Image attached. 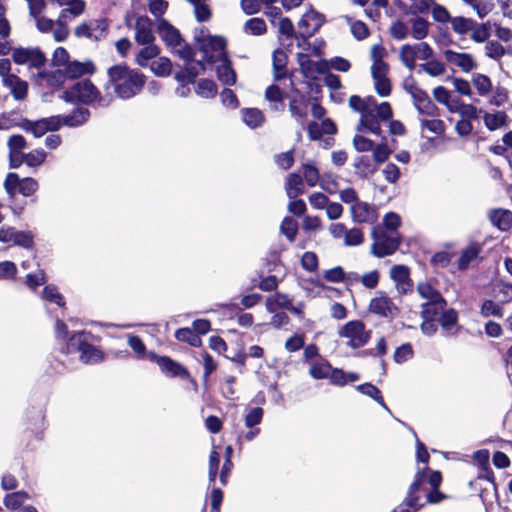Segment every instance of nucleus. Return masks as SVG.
<instances>
[{
    "label": "nucleus",
    "instance_id": "2f4dec72",
    "mask_svg": "<svg viewBox=\"0 0 512 512\" xmlns=\"http://www.w3.org/2000/svg\"><path fill=\"white\" fill-rule=\"evenodd\" d=\"M393 116V110L388 102L377 103L375 98L373 97V105H371V118L379 121H387L390 120Z\"/></svg>",
    "mask_w": 512,
    "mask_h": 512
},
{
    "label": "nucleus",
    "instance_id": "6e6552de",
    "mask_svg": "<svg viewBox=\"0 0 512 512\" xmlns=\"http://www.w3.org/2000/svg\"><path fill=\"white\" fill-rule=\"evenodd\" d=\"M371 236L373 243L370 251L378 258L392 255L401 243L398 233H389L381 225L373 227Z\"/></svg>",
    "mask_w": 512,
    "mask_h": 512
},
{
    "label": "nucleus",
    "instance_id": "5701e85b",
    "mask_svg": "<svg viewBox=\"0 0 512 512\" xmlns=\"http://www.w3.org/2000/svg\"><path fill=\"white\" fill-rule=\"evenodd\" d=\"M390 277L396 283L397 288L402 293H406L411 289L412 284L410 280L409 268L405 265H394L390 269Z\"/></svg>",
    "mask_w": 512,
    "mask_h": 512
},
{
    "label": "nucleus",
    "instance_id": "864d4df0",
    "mask_svg": "<svg viewBox=\"0 0 512 512\" xmlns=\"http://www.w3.org/2000/svg\"><path fill=\"white\" fill-rule=\"evenodd\" d=\"M27 499H29V494L24 491L10 493L5 496L4 505L10 510H16L19 509Z\"/></svg>",
    "mask_w": 512,
    "mask_h": 512
},
{
    "label": "nucleus",
    "instance_id": "37998d69",
    "mask_svg": "<svg viewBox=\"0 0 512 512\" xmlns=\"http://www.w3.org/2000/svg\"><path fill=\"white\" fill-rule=\"evenodd\" d=\"M242 119L245 122V124L251 128L259 127L265 121V117L262 111L256 108L243 109Z\"/></svg>",
    "mask_w": 512,
    "mask_h": 512
},
{
    "label": "nucleus",
    "instance_id": "3c124183",
    "mask_svg": "<svg viewBox=\"0 0 512 512\" xmlns=\"http://www.w3.org/2000/svg\"><path fill=\"white\" fill-rule=\"evenodd\" d=\"M51 32L57 42H63L68 38L70 32L67 26V20H65V15H59Z\"/></svg>",
    "mask_w": 512,
    "mask_h": 512
},
{
    "label": "nucleus",
    "instance_id": "4c0bfd02",
    "mask_svg": "<svg viewBox=\"0 0 512 512\" xmlns=\"http://www.w3.org/2000/svg\"><path fill=\"white\" fill-rule=\"evenodd\" d=\"M420 127L422 130H427L436 136L444 135L447 129L443 120L438 118L428 119L425 116L420 119Z\"/></svg>",
    "mask_w": 512,
    "mask_h": 512
},
{
    "label": "nucleus",
    "instance_id": "f03ea898",
    "mask_svg": "<svg viewBox=\"0 0 512 512\" xmlns=\"http://www.w3.org/2000/svg\"><path fill=\"white\" fill-rule=\"evenodd\" d=\"M51 64L55 68H61L68 80L91 76L96 71V66L92 60H72L69 52L64 47H57L54 50Z\"/></svg>",
    "mask_w": 512,
    "mask_h": 512
},
{
    "label": "nucleus",
    "instance_id": "c9c22d12",
    "mask_svg": "<svg viewBox=\"0 0 512 512\" xmlns=\"http://www.w3.org/2000/svg\"><path fill=\"white\" fill-rule=\"evenodd\" d=\"M265 99L271 104V108L274 110H280L284 108V93L276 85H270L265 91Z\"/></svg>",
    "mask_w": 512,
    "mask_h": 512
},
{
    "label": "nucleus",
    "instance_id": "b1692460",
    "mask_svg": "<svg viewBox=\"0 0 512 512\" xmlns=\"http://www.w3.org/2000/svg\"><path fill=\"white\" fill-rule=\"evenodd\" d=\"M65 80L66 78L61 68H56L54 71H41L36 76L38 84L51 88L62 87Z\"/></svg>",
    "mask_w": 512,
    "mask_h": 512
},
{
    "label": "nucleus",
    "instance_id": "338daca9",
    "mask_svg": "<svg viewBox=\"0 0 512 512\" xmlns=\"http://www.w3.org/2000/svg\"><path fill=\"white\" fill-rule=\"evenodd\" d=\"M289 110L297 120H303L307 116V102L305 100L294 99L289 104Z\"/></svg>",
    "mask_w": 512,
    "mask_h": 512
},
{
    "label": "nucleus",
    "instance_id": "6e6d98bb",
    "mask_svg": "<svg viewBox=\"0 0 512 512\" xmlns=\"http://www.w3.org/2000/svg\"><path fill=\"white\" fill-rule=\"evenodd\" d=\"M420 70L431 77H438L445 73V64L438 60H429L419 66Z\"/></svg>",
    "mask_w": 512,
    "mask_h": 512
},
{
    "label": "nucleus",
    "instance_id": "423d86ee",
    "mask_svg": "<svg viewBox=\"0 0 512 512\" xmlns=\"http://www.w3.org/2000/svg\"><path fill=\"white\" fill-rule=\"evenodd\" d=\"M417 292L425 300L421 304V316L423 319H432L440 314L446 306L442 295L430 283L421 282L417 285Z\"/></svg>",
    "mask_w": 512,
    "mask_h": 512
},
{
    "label": "nucleus",
    "instance_id": "a211bd4d",
    "mask_svg": "<svg viewBox=\"0 0 512 512\" xmlns=\"http://www.w3.org/2000/svg\"><path fill=\"white\" fill-rule=\"evenodd\" d=\"M423 478V473L416 474L415 480L409 488L408 495L404 501V505L399 506L393 512H410L408 508H412L414 512H416L424 506V503H419L420 497L418 495L420 486L423 482Z\"/></svg>",
    "mask_w": 512,
    "mask_h": 512
},
{
    "label": "nucleus",
    "instance_id": "ea45409f",
    "mask_svg": "<svg viewBox=\"0 0 512 512\" xmlns=\"http://www.w3.org/2000/svg\"><path fill=\"white\" fill-rule=\"evenodd\" d=\"M470 39L476 43L486 42L491 35L490 23L473 22V28L470 30Z\"/></svg>",
    "mask_w": 512,
    "mask_h": 512
},
{
    "label": "nucleus",
    "instance_id": "c85d7f7f",
    "mask_svg": "<svg viewBox=\"0 0 512 512\" xmlns=\"http://www.w3.org/2000/svg\"><path fill=\"white\" fill-rule=\"evenodd\" d=\"M471 83L481 97H486L493 91L492 80L483 73H474L471 77Z\"/></svg>",
    "mask_w": 512,
    "mask_h": 512
},
{
    "label": "nucleus",
    "instance_id": "7c9ffc66",
    "mask_svg": "<svg viewBox=\"0 0 512 512\" xmlns=\"http://www.w3.org/2000/svg\"><path fill=\"white\" fill-rule=\"evenodd\" d=\"M379 279L380 273L378 270H372L360 276L355 273L348 275V282L360 281L364 287L369 289H374L378 285Z\"/></svg>",
    "mask_w": 512,
    "mask_h": 512
},
{
    "label": "nucleus",
    "instance_id": "393cba45",
    "mask_svg": "<svg viewBox=\"0 0 512 512\" xmlns=\"http://www.w3.org/2000/svg\"><path fill=\"white\" fill-rule=\"evenodd\" d=\"M489 219L493 226L501 231H508L512 227V212L507 209L497 208L491 210Z\"/></svg>",
    "mask_w": 512,
    "mask_h": 512
},
{
    "label": "nucleus",
    "instance_id": "603ef678",
    "mask_svg": "<svg viewBox=\"0 0 512 512\" xmlns=\"http://www.w3.org/2000/svg\"><path fill=\"white\" fill-rule=\"evenodd\" d=\"M194 6L195 17L198 21L203 22L211 18L212 12L206 0H187Z\"/></svg>",
    "mask_w": 512,
    "mask_h": 512
},
{
    "label": "nucleus",
    "instance_id": "a878e982",
    "mask_svg": "<svg viewBox=\"0 0 512 512\" xmlns=\"http://www.w3.org/2000/svg\"><path fill=\"white\" fill-rule=\"evenodd\" d=\"M3 84L10 90L11 94L16 100H22L26 97L28 84L26 81L21 80L18 76L14 74L7 76L4 78Z\"/></svg>",
    "mask_w": 512,
    "mask_h": 512
},
{
    "label": "nucleus",
    "instance_id": "a19ab883",
    "mask_svg": "<svg viewBox=\"0 0 512 512\" xmlns=\"http://www.w3.org/2000/svg\"><path fill=\"white\" fill-rule=\"evenodd\" d=\"M473 459L478 463V465L483 470L482 474L480 475V478L486 479L488 481H493L494 474L489 467V452L487 450H479L474 453Z\"/></svg>",
    "mask_w": 512,
    "mask_h": 512
},
{
    "label": "nucleus",
    "instance_id": "ddd939ff",
    "mask_svg": "<svg viewBox=\"0 0 512 512\" xmlns=\"http://www.w3.org/2000/svg\"><path fill=\"white\" fill-rule=\"evenodd\" d=\"M63 126L61 116H51L38 121H26L23 128L35 137H42L48 131H56Z\"/></svg>",
    "mask_w": 512,
    "mask_h": 512
},
{
    "label": "nucleus",
    "instance_id": "13d9d810",
    "mask_svg": "<svg viewBox=\"0 0 512 512\" xmlns=\"http://www.w3.org/2000/svg\"><path fill=\"white\" fill-rule=\"evenodd\" d=\"M151 70L157 76H168L172 71V63L166 57H160L151 63Z\"/></svg>",
    "mask_w": 512,
    "mask_h": 512
},
{
    "label": "nucleus",
    "instance_id": "8fccbe9b",
    "mask_svg": "<svg viewBox=\"0 0 512 512\" xmlns=\"http://www.w3.org/2000/svg\"><path fill=\"white\" fill-rule=\"evenodd\" d=\"M480 251L481 248L477 244H472L465 248L462 251L461 256L459 258V268L466 269L469 266V264L478 257Z\"/></svg>",
    "mask_w": 512,
    "mask_h": 512
},
{
    "label": "nucleus",
    "instance_id": "49530a36",
    "mask_svg": "<svg viewBox=\"0 0 512 512\" xmlns=\"http://www.w3.org/2000/svg\"><path fill=\"white\" fill-rule=\"evenodd\" d=\"M399 58L402 64L410 71L416 67V52L414 45L405 44L399 50Z\"/></svg>",
    "mask_w": 512,
    "mask_h": 512
},
{
    "label": "nucleus",
    "instance_id": "7ed1b4c3",
    "mask_svg": "<svg viewBox=\"0 0 512 512\" xmlns=\"http://www.w3.org/2000/svg\"><path fill=\"white\" fill-rule=\"evenodd\" d=\"M369 56L372 61L370 70L374 89L379 96L387 97L392 91L391 80L388 77L389 65L384 61L387 51L383 45L374 44L370 48Z\"/></svg>",
    "mask_w": 512,
    "mask_h": 512
},
{
    "label": "nucleus",
    "instance_id": "f704fd0d",
    "mask_svg": "<svg viewBox=\"0 0 512 512\" xmlns=\"http://www.w3.org/2000/svg\"><path fill=\"white\" fill-rule=\"evenodd\" d=\"M220 61H222V64L217 67L218 79L226 85H234L236 83V73L232 69L227 56Z\"/></svg>",
    "mask_w": 512,
    "mask_h": 512
},
{
    "label": "nucleus",
    "instance_id": "4d7b16f0",
    "mask_svg": "<svg viewBox=\"0 0 512 512\" xmlns=\"http://www.w3.org/2000/svg\"><path fill=\"white\" fill-rule=\"evenodd\" d=\"M47 157V153L43 149H34L28 153H24V164L29 167L41 166Z\"/></svg>",
    "mask_w": 512,
    "mask_h": 512
},
{
    "label": "nucleus",
    "instance_id": "f8f14e48",
    "mask_svg": "<svg viewBox=\"0 0 512 512\" xmlns=\"http://www.w3.org/2000/svg\"><path fill=\"white\" fill-rule=\"evenodd\" d=\"M11 57L15 64L35 69L43 67L47 60L38 47H16L12 50Z\"/></svg>",
    "mask_w": 512,
    "mask_h": 512
},
{
    "label": "nucleus",
    "instance_id": "473e14b6",
    "mask_svg": "<svg viewBox=\"0 0 512 512\" xmlns=\"http://www.w3.org/2000/svg\"><path fill=\"white\" fill-rule=\"evenodd\" d=\"M272 63L274 69V79L280 80L284 78L287 64L286 53L281 49L275 50L272 54Z\"/></svg>",
    "mask_w": 512,
    "mask_h": 512
},
{
    "label": "nucleus",
    "instance_id": "f257e3e1",
    "mask_svg": "<svg viewBox=\"0 0 512 512\" xmlns=\"http://www.w3.org/2000/svg\"><path fill=\"white\" fill-rule=\"evenodd\" d=\"M107 74L115 93L124 99L131 98L139 93L145 83L144 76L141 73L130 69L125 64L110 67Z\"/></svg>",
    "mask_w": 512,
    "mask_h": 512
},
{
    "label": "nucleus",
    "instance_id": "c03bdc74",
    "mask_svg": "<svg viewBox=\"0 0 512 512\" xmlns=\"http://www.w3.org/2000/svg\"><path fill=\"white\" fill-rule=\"evenodd\" d=\"M345 19L350 27V31L354 38H356L359 41L368 38V36L370 35V30L364 22L360 20H355L349 16H345Z\"/></svg>",
    "mask_w": 512,
    "mask_h": 512
},
{
    "label": "nucleus",
    "instance_id": "5fc2aeb1",
    "mask_svg": "<svg viewBox=\"0 0 512 512\" xmlns=\"http://www.w3.org/2000/svg\"><path fill=\"white\" fill-rule=\"evenodd\" d=\"M356 389H357L360 393H362V394H364V395H366V396H368V397H370V398L374 399V400H375V401H377V402H378V403H379V404H380L384 409H386L387 411H389L388 407L386 406V404H385V402H384V400H383V397L381 396V392H380V390H379L376 386H374V385H372V384H370V383H365V384L358 385V386L356 387Z\"/></svg>",
    "mask_w": 512,
    "mask_h": 512
},
{
    "label": "nucleus",
    "instance_id": "4468645a",
    "mask_svg": "<svg viewBox=\"0 0 512 512\" xmlns=\"http://www.w3.org/2000/svg\"><path fill=\"white\" fill-rule=\"evenodd\" d=\"M368 311L384 318H392L397 314V307L384 293H378L368 305Z\"/></svg>",
    "mask_w": 512,
    "mask_h": 512
},
{
    "label": "nucleus",
    "instance_id": "412c9836",
    "mask_svg": "<svg viewBox=\"0 0 512 512\" xmlns=\"http://www.w3.org/2000/svg\"><path fill=\"white\" fill-rule=\"evenodd\" d=\"M135 41L138 44H147L155 41L152 30V21L147 16H135Z\"/></svg>",
    "mask_w": 512,
    "mask_h": 512
},
{
    "label": "nucleus",
    "instance_id": "9b49d317",
    "mask_svg": "<svg viewBox=\"0 0 512 512\" xmlns=\"http://www.w3.org/2000/svg\"><path fill=\"white\" fill-rule=\"evenodd\" d=\"M339 335L347 340L351 348L358 349L369 341L371 332L366 329L362 321L353 320L341 327Z\"/></svg>",
    "mask_w": 512,
    "mask_h": 512
},
{
    "label": "nucleus",
    "instance_id": "6ab92c4d",
    "mask_svg": "<svg viewBox=\"0 0 512 512\" xmlns=\"http://www.w3.org/2000/svg\"><path fill=\"white\" fill-rule=\"evenodd\" d=\"M0 241L29 248L33 243V237L28 232L18 231L13 227L4 226L0 229Z\"/></svg>",
    "mask_w": 512,
    "mask_h": 512
},
{
    "label": "nucleus",
    "instance_id": "69168bd1",
    "mask_svg": "<svg viewBox=\"0 0 512 512\" xmlns=\"http://www.w3.org/2000/svg\"><path fill=\"white\" fill-rule=\"evenodd\" d=\"M88 111L85 109H77L71 115L61 117L63 125L77 126L84 123L88 118Z\"/></svg>",
    "mask_w": 512,
    "mask_h": 512
},
{
    "label": "nucleus",
    "instance_id": "20e7f679",
    "mask_svg": "<svg viewBox=\"0 0 512 512\" xmlns=\"http://www.w3.org/2000/svg\"><path fill=\"white\" fill-rule=\"evenodd\" d=\"M157 31L160 38L180 58L184 60H191L193 58V49L184 42L179 30L172 26L167 20L163 18L157 20Z\"/></svg>",
    "mask_w": 512,
    "mask_h": 512
},
{
    "label": "nucleus",
    "instance_id": "e433bc0d",
    "mask_svg": "<svg viewBox=\"0 0 512 512\" xmlns=\"http://www.w3.org/2000/svg\"><path fill=\"white\" fill-rule=\"evenodd\" d=\"M285 190L290 199H295L298 195L304 193L302 177L298 174H290L287 178Z\"/></svg>",
    "mask_w": 512,
    "mask_h": 512
},
{
    "label": "nucleus",
    "instance_id": "39448f33",
    "mask_svg": "<svg viewBox=\"0 0 512 512\" xmlns=\"http://www.w3.org/2000/svg\"><path fill=\"white\" fill-rule=\"evenodd\" d=\"M403 89L411 96L413 105L419 115L425 117H437L439 109L432 102L429 95L423 90L412 75L403 81Z\"/></svg>",
    "mask_w": 512,
    "mask_h": 512
},
{
    "label": "nucleus",
    "instance_id": "2eb2a0df",
    "mask_svg": "<svg viewBox=\"0 0 512 512\" xmlns=\"http://www.w3.org/2000/svg\"><path fill=\"white\" fill-rule=\"evenodd\" d=\"M324 23V16L319 12L310 9L298 23L299 34L303 38L312 37Z\"/></svg>",
    "mask_w": 512,
    "mask_h": 512
},
{
    "label": "nucleus",
    "instance_id": "0eeeda50",
    "mask_svg": "<svg viewBox=\"0 0 512 512\" xmlns=\"http://www.w3.org/2000/svg\"><path fill=\"white\" fill-rule=\"evenodd\" d=\"M61 99L66 102H80L83 104H90L96 101L105 104L98 88L89 79H83L74 83L61 94Z\"/></svg>",
    "mask_w": 512,
    "mask_h": 512
},
{
    "label": "nucleus",
    "instance_id": "4be33fe9",
    "mask_svg": "<svg viewBox=\"0 0 512 512\" xmlns=\"http://www.w3.org/2000/svg\"><path fill=\"white\" fill-rule=\"evenodd\" d=\"M352 218L358 223H372L377 219L376 210L366 202H356L350 207Z\"/></svg>",
    "mask_w": 512,
    "mask_h": 512
},
{
    "label": "nucleus",
    "instance_id": "680f3d73",
    "mask_svg": "<svg viewBox=\"0 0 512 512\" xmlns=\"http://www.w3.org/2000/svg\"><path fill=\"white\" fill-rule=\"evenodd\" d=\"M196 93L204 98H212L217 93V86L212 80L201 79L197 84Z\"/></svg>",
    "mask_w": 512,
    "mask_h": 512
},
{
    "label": "nucleus",
    "instance_id": "79ce46f5",
    "mask_svg": "<svg viewBox=\"0 0 512 512\" xmlns=\"http://www.w3.org/2000/svg\"><path fill=\"white\" fill-rule=\"evenodd\" d=\"M243 31L247 35L261 36L267 32V25L262 18L254 17L244 23Z\"/></svg>",
    "mask_w": 512,
    "mask_h": 512
},
{
    "label": "nucleus",
    "instance_id": "052dcab7",
    "mask_svg": "<svg viewBox=\"0 0 512 512\" xmlns=\"http://www.w3.org/2000/svg\"><path fill=\"white\" fill-rule=\"evenodd\" d=\"M280 230L290 242H293L298 232V223L291 217H285L282 221Z\"/></svg>",
    "mask_w": 512,
    "mask_h": 512
},
{
    "label": "nucleus",
    "instance_id": "bb28decb",
    "mask_svg": "<svg viewBox=\"0 0 512 512\" xmlns=\"http://www.w3.org/2000/svg\"><path fill=\"white\" fill-rule=\"evenodd\" d=\"M483 121L487 129L494 131L507 126L509 117L504 111L486 112Z\"/></svg>",
    "mask_w": 512,
    "mask_h": 512
},
{
    "label": "nucleus",
    "instance_id": "dca6fc26",
    "mask_svg": "<svg viewBox=\"0 0 512 512\" xmlns=\"http://www.w3.org/2000/svg\"><path fill=\"white\" fill-rule=\"evenodd\" d=\"M301 72L311 79L317 78L320 74H325L329 70V63L326 60L313 61L308 55L300 53L297 56Z\"/></svg>",
    "mask_w": 512,
    "mask_h": 512
},
{
    "label": "nucleus",
    "instance_id": "f3484780",
    "mask_svg": "<svg viewBox=\"0 0 512 512\" xmlns=\"http://www.w3.org/2000/svg\"><path fill=\"white\" fill-rule=\"evenodd\" d=\"M443 56L449 64L459 68L465 73H469L477 68L476 60L469 53H461L447 49L443 52Z\"/></svg>",
    "mask_w": 512,
    "mask_h": 512
},
{
    "label": "nucleus",
    "instance_id": "72a5a7b5",
    "mask_svg": "<svg viewBox=\"0 0 512 512\" xmlns=\"http://www.w3.org/2000/svg\"><path fill=\"white\" fill-rule=\"evenodd\" d=\"M411 35L416 40L424 39L430 29V23L422 17H414L410 19Z\"/></svg>",
    "mask_w": 512,
    "mask_h": 512
},
{
    "label": "nucleus",
    "instance_id": "a18cd8bd",
    "mask_svg": "<svg viewBox=\"0 0 512 512\" xmlns=\"http://www.w3.org/2000/svg\"><path fill=\"white\" fill-rule=\"evenodd\" d=\"M332 372V366L324 360H318L311 364L309 374L314 379H329Z\"/></svg>",
    "mask_w": 512,
    "mask_h": 512
},
{
    "label": "nucleus",
    "instance_id": "bf43d9fd",
    "mask_svg": "<svg viewBox=\"0 0 512 512\" xmlns=\"http://www.w3.org/2000/svg\"><path fill=\"white\" fill-rule=\"evenodd\" d=\"M64 5H66L67 8L63 9L60 15H65V20L67 21L70 19V16L76 17L80 15L85 8V3L82 0H68Z\"/></svg>",
    "mask_w": 512,
    "mask_h": 512
},
{
    "label": "nucleus",
    "instance_id": "e2e57ef3",
    "mask_svg": "<svg viewBox=\"0 0 512 512\" xmlns=\"http://www.w3.org/2000/svg\"><path fill=\"white\" fill-rule=\"evenodd\" d=\"M264 411L260 407H253L246 411L244 415L245 426L248 428H254L260 424L263 418Z\"/></svg>",
    "mask_w": 512,
    "mask_h": 512
},
{
    "label": "nucleus",
    "instance_id": "c756f323",
    "mask_svg": "<svg viewBox=\"0 0 512 512\" xmlns=\"http://www.w3.org/2000/svg\"><path fill=\"white\" fill-rule=\"evenodd\" d=\"M143 48L139 50V52L136 55V62L141 67L148 66V63L151 59L158 56L160 50L159 47L154 43H147V44H141Z\"/></svg>",
    "mask_w": 512,
    "mask_h": 512
},
{
    "label": "nucleus",
    "instance_id": "cd10ccee",
    "mask_svg": "<svg viewBox=\"0 0 512 512\" xmlns=\"http://www.w3.org/2000/svg\"><path fill=\"white\" fill-rule=\"evenodd\" d=\"M73 357L68 359L69 369H77L81 365H95L104 360V354H72Z\"/></svg>",
    "mask_w": 512,
    "mask_h": 512
},
{
    "label": "nucleus",
    "instance_id": "9d476101",
    "mask_svg": "<svg viewBox=\"0 0 512 512\" xmlns=\"http://www.w3.org/2000/svg\"><path fill=\"white\" fill-rule=\"evenodd\" d=\"M349 107L360 114L359 126L375 135H380L382 132L380 123L376 119L371 118V105H373V97L369 96L361 98L360 96L353 95L348 100Z\"/></svg>",
    "mask_w": 512,
    "mask_h": 512
},
{
    "label": "nucleus",
    "instance_id": "58836bf2",
    "mask_svg": "<svg viewBox=\"0 0 512 512\" xmlns=\"http://www.w3.org/2000/svg\"><path fill=\"white\" fill-rule=\"evenodd\" d=\"M359 379L360 376L357 373H345L343 370L333 367L329 377L330 383L336 386H344L349 382H355L358 381Z\"/></svg>",
    "mask_w": 512,
    "mask_h": 512
},
{
    "label": "nucleus",
    "instance_id": "09e8293b",
    "mask_svg": "<svg viewBox=\"0 0 512 512\" xmlns=\"http://www.w3.org/2000/svg\"><path fill=\"white\" fill-rule=\"evenodd\" d=\"M474 20L462 16L453 17L450 21L452 30L459 35H466L470 33L473 28Z\"/></svg>",
    "mask_w": 512,
    "mask_h": 512
},
{
    "label": "nucleus",
    "instance_id": "1a4fd4ad",
    "mask_svg": "<svg viewBox=\"0 0 512 512\" xmlns=\"http://www.w3.org/2000/svg\"><path fill=\"white\" fill-rule=\"evenodd\" d=\"M196 41L200 51L204 53L205 59L209 62L225 59L227 56V41L222 36L211 35L207 30H200L196 35Z\"/></svg>",
    "mask_w": 512,
    "mask_h": 512
},
{
    "label": "nucleus",
    "instance_id": "de8ad7c7",
    "mask_svg": "<svg viewBox=\"0 0 512 512\" xmlns=\"http://www.w3.org/2000/svg\"><path fill=\"white\" fill-rule=\"evenodd\" d=\"M290 306L291 300L284 294L276 293L266 300V307L272 313H275L279 308L288 309Z\"/></svg>",
    "mask_w": 512,
    "mask_h": 512
},
{
    "label": "nucleus",
    "instance_id": "aec40b11",
    "mask_svg": "<svg viewBox=\"0 0 512 512\" xmlns=\"http://www.w3.org/2000/svg\"><path fill=\"white\" fill-rule=\"evenodd\" d=\"M149 359L150 361L155 362L159 366L162 373H164L166 376H187L186 369L182 365L171 359L170 357L159 356L157 354H150Z\"/></svg>",
    "mask_w": 512,
    "mask_h": 512
},
{
    "label": "nucleus",
    "instance_id": "0e129e2a",
    "mask_svg": "<svg viewBox=\"0 0 512 512\" xmlns=\"http://www.w3.org/2000/svg\"><path fill=\"white\" fill-rule=\"evenodd\" d=\"M485 55L491 59L498 60L506 54V49L497 41H488L484 47Z\"/></svg>",
    "mask_w": 512,
    "mask_h": 512
},
{
    "label": "nucleus",
    "instance_id": "774afa93",
    "mask_svg": "<svg viewBox=\"0 0 512 512\" xmlns=\"http://www.w3.org/2000/svg\"><path fill=\"white\" fill-rule=\"evenodd\" d=\"M431 15L432 18L439 23H450L453 17H451L449 11L446 9V7L439 5V4H433L431 7Z\"/></svg>",
    "mask_w": 512,
    "mask_h": 512
}]
</instances>
